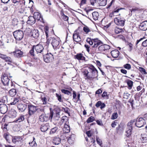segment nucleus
Instances as JSON below:
<instances>
[{
  "mask_svg": "<svg viewBox=\"0 0 147 147\" xmlns=\"http://www.w3.org/2000/svg\"><path fill=\"white\" fill-rule=\"evenodd\" d=\"M57 111H55V113H54L53 111H50V112H52L53 113V116L54 117H57V119H58V118H59L60 117V112H57Z\"/></svg>",
  "mask_w": 147,
  "mask_h": 147,
  "instance_id": "nucleus-30",
  "label": "nucleus"
},
{
  "mask_svg": "<svg viewBox=\"0 0 147 147\" xmlns=\"http://www.w3.org/2000/svg\"><path fill=\"white\" fill-rule=\"evenodd\" d=\"M91 11L90 10H89L87 11V13L88 14H92V18L93 19L95 20H97L98 19V17L99 16V14L98 12H94L92 13H90V12Z\"/></svg>",
  "mask_w": 147,
  "mask_h": 147,
  "instance_id": "nucleus-15",
  "label": "nucleus"
},
{
  "mask_svg": "<svg viewBox=\"0 0 147 147\" xmlns=\"http://www.w3.org/2000/svg\"><path fill=\"white\" fill-rule=\"evenodd\" d=\"M118 116V114L117 113H113L111 117V119H116Z\"/></svg>",
  "mask_w": 147,
  "mask_h": 147,
  "instance_id": "nucleus-43",
  "label": "nucleus"
},
{
  "mask_svg": "<svg viewBox=\"0 0 147 147\" xmlns=\"http://www.w3.org/2000/svg\"><path fill=\"white\" fill-rule=\"evenodd\" d=\"M60 40L58 38H53L52 42V45L53 48H56L59 45Z\"/></svg>",
  "mask_w": 147,
  "mask_h": 147,
  "instance_id": "nucleus-11",
  "label": "nucleus"
},
{
  "mask_svg": "<svg viewBox=\"0 0 147 147\" xmlns=\"http://www.w3.org/2000/svg\"><path fill=\"white\" fill-rule=\"evenodd\" d=\"M49 125L48 123L42 125L40 127L41 130L42 132H45L49 129Z\"/></svg>",
  "mask_w": 147,
  "mask_h": 147,
  "instance_id": "nucleus-17",
  "label": "nucleus"
},
{
  "mask_svg": "<svg viewBox=\"0 0 147 147\" xmlns=\"http://www.w3.org/2000/svg\"><path fill=\"white\" fill-rule=\"evenodd\" d=\"M13 35L16 40H20L23 37L24 33L21 30H18L13 32Z\"/></svg>",
  "mask_w": 147,
  "mask_h": 147,
  "instance_id": "nucleus-4",
  "label": "nucleus"
},
{
  "mask_svg": "<svg viewBox=\"0 0 147 147\" xmlns=\"http://www.w3.org/2000/svg\"><path fill=\"white\" fill-rule=\"evenodd\" d=\"M123 66L125 68L128 70L130 69L131 67L130 65L128 63L124 65Z\"/></svg>",
  "mask_w": 147,
  "mask_h": 147,
  "instance_id": "nucleus-44",
  "label": "nucleus"
},
{
  "mask_svg": "<svg viewBox=\"0 0 147 147\" xmlns=\"http://www.w3.org/2000/svg\"><path fill=\"white\" fill-rule=\"evenodd\" d=\"M35 19L32 16H29L27 21L28 24H33L35 23Z\"/></svg>",
  "mask_w": 147,
  "mask_h": 147,
  "instance_id": "nucleus-19",
  "label": "nucleus"
},
{
  "mask_svg": "<svg viewBox=\"0 0 147 147\" xmlns=\"http://www.w3.org/2000/svg\"><path fill=\"white\" fill-rule=\"evenodd\" d=\"M56 96L58 98V100L60 101H61V95H59V94H56Z\"/></svg>",
  "mask_w": 147,
  "mask_h": 147,
  "instance_id": "nucleus-60",
  "label": "nucleus"
},
{
  "mask_svg": "<svg viewBox=\"0 0 147 147\" xmlns=\"http://www.w3.org/2000/svg\"><path fill=\"white\" fill-rule=\"evenodd\" d=\"M74 57L79 60H84L85 59V57L81 53L77 54L74 56Z\"/></svg>",
  "mask_w": 147,
  "mask_h": 147,
  "instance_id": "nucleus-24",
  "label": "nucleus"
},
{
  "mask_svg": "<svg viewBox=\"0 0 147 147\" xmlns=\"http://www.w3.org/2000/svg\"><path fill=\"white\" fill-rule=\"evenodd\" d=\"M61 91L62 93H64L65 94L69 95L71 94V92L67 90L62 89L61 90Z\"/></svg>",
  "mask_w": 147,
  "mask_h": 147,
  "instance_id": "nucleus-45",
  "label": "nucleus"
},
{
  "mask_svg": "<svg viewBox=\"0 0 147 147\" xmlns=\"http://www.w3.org/2000/svg\"><path fill=\"white\" fill-rule=\"evenodd\" d=\"M26 105H24L22 104H20L18 106V108L20 110H25L26 109Z\"/></svg>",
  "mask_w": 147,
  "mask_h": 147,
  "instance_id": "nucleus-34",
  "label": "nucleus"
},
{
  "mask_svg": "<svg viewBox=\"0 0 147 147\" xmlns=\"http://www.w3.org/2000/svg\"><path fill=\"white\" fill-rule=\"evenodd\" d=\"M63 130L64 132L68 133L70 131V128L69 125L65 124L63 128Z\"/></svg>",
  "mask_w": 147,
  "mask_h": 147,
  "instance_id": "nucleus-25",
  "label": "nucleus"
},
{
  "mask_svg": "<svg viewBox=\"0 0 147 147\" xmlns=\"http://www.w3.org/2000/svg\"><path fill=\"white\" fill-rule=\"evenodd\" d=\"M127 46H128V50L130 52L133 49V44L130 42L128 43Z\"/></svg>",
  "mask_w": 147,
  "mask_h": 147,
  "instance_id": "nucleus-42",
  "label": "nucleus"
},
{
  "mask_svg": "<svg viewBox=\"0 0 147 147\" xmlns=\"http://www.w3.org/2000/svg\"><path fill=\"white\" fill-rule=\"evenodd\" d=\"M58 127H55L51 129V130L50 131V134H53L57 132L58 130Z\"/></svg>",
  "mask_w": 147,
  "mask_h": 147,
  "instance_id": "nucleus-40",
  "label": "nucleus"
},
{
  "mask_svg": "<svg viewBox=\"0 0 147 147\" xmlns=\"http://www.w3.org/2000/svg\"><path fill=\"white\" fill-rule=\"evenodd\" d=\"M84 47L86 49L87 51L89 53L90 52V46L88 45L85 44L84 45Z\"/></svg>",
  "mask_w": 147,
  "mask_h": 147,
  "instance_id": "nucleus-62",
  "label": "nucleus"
},
{
  "mask_svg": "<svg viewBox=\"0 0 147 147\" xmlns=\"http://www.w3.org/2000/svg\"><path fill=\"white\" fill-rule=\"evenodd\" d=\"M102 96L103 97H105L106 98H108V96L107 94V92H104L102 95Z\"/></svg>",
  "mask_w": 147,
  "mask_h": 147,
  "instance_id": "nucleus-54",
  "label": "nucleus"
},
{
  "mask_svg": "<svg viewBox=\"0 0 147 147\" xmlns=\"http://www.w3.org/2000/svg\"><path fill=\"white\" fill-rule=\"evenodd\" d=\"M96 0H90V1L91 4L93 6H94L97 4Z\"/></svg>",
  "mask_w": 147,
  "mask_h": 147,
  "instance_id": "nucleus-47",
  "label": "nucleus"
},
{
  "mask_svg": "<svg viewBox=\"0 0 147 147\" xmlns=\"http://www.w3.org/2000/svg\"><path fill=\"white\" fill-rule=\"evenodd\" d=\"M7 110V107L6 105L3 103L1 104H0V110Z\"/></svg>",
  "mask_w": 147,
  "mask_h": 147,
  "instance_id": "nucleus-32",
  "label": "nucleus"
},
{
  "mask_svg": "<svg viewBox=\"0 0 147 147\" xmlns=\"http://www.w3.org/2000/svg\"><path fill=\"white\" fill-rule=\"evenodd\" d=\"M73 38L74 41L78 42L81 41V38L78 34L74 33L73 35Z\"/></svg>",
  "mask_w": 147,
  "mask_h": 147,
  "instance_id": "nucleus-16",
  "label": "nucleus"
},
{
  "mask_svg": "<svg viewBox=\"0 0 147 147\" xmlns=\"http://www.w3.org/2000/svg\"><path fill=\"white\" fill-rule=\"evenodd\" d=\"M1 81L4 85H9V80L6 74H4L3 75L1 78Z\"/></svg>",
  "mask_w": 147,
  "mask_h": 147,
  "instance_id": "nucleus-10",
  "label": "nucleus"
},
{
  "mask_svg": "<svg viewBox=\"0 0 147 147\" xmlns=\"http://www.w3.org/2000/svg\"><path fill=\"white\" fill-rule=\"evenodd\" d=\"M114 31L115 33L117 34L121 33L123 31V30L122 28L117 27L115 28Z\"/></svg>",
  "mask_w": 147,
  "mask_h": 147,
  "instance_id": "nucleus-31",
  "label": "nucleus"
},
{
  "mask_svg": "<svg viewBox=\"0 0 147 147\" xmlns=\"http://www.w3.org/2000/svg\"><path fill=\"white\" fill-rule=\"evenodd\" d=\"M8 116L10 118H13L15 117L17 115L16 111H9Z\"/></svg>",
  "mask_w": 147,
  "mask_h": 147,
  "instance_id": "nucleus-22",
  "label": "nucleus"
},
{
  "mask_svg": "<svg viewBox=\"0 0 147 147\" xmlns=\"http://www.w3.org/2000/svg\"><path fill=\"white\" fill-rule=\"evenodd\" d=\"M94 118L93 117L91 116L86 121L88 123H89L93 122L94 120Z\"/></svg>",
  "mask_w": 147,
  "mask_h": 147,
  "instance_id": "nucleus-39",
  "label": "nucleus"
},
{
  "mask_svg": "<svg viewBox=\"0 0 147 147\" xmlns=\"http://www.w3.org/2000/svg\"><path fill=\"white\" fill-rule=\"evenodd\" d=\"M67 119V117L66 116L63 117L61 119V122L63 123L65 121V120H66Z\"/></svg>",
  "mask_w": 147,
  "mask_h": 147,
  "instance_id": "nucleus-61",
  "label": "nucleus"
},
{
  "mask_svg": "<svg viewBox=\"0 0 147 147\" xmlns=\"http://www.w3.org/2000/svg\"><path fill=\"white\" fill-rule=\"evenodd\" d=\"M16 93V91L15 89H12L10 90L9 91V94L11 96H14Z\"/></svg>",
  "mask_w": 147,
  "mask_h": 147,
  "instance_id": "nucleus-26",
  "label": "nucleus"
},
{
  "mask_svg": "<svg viewBox=\"0 0 147 147\" xmlns=\"http://www.w3.org/2000/svg\"><path fill=\"white\" fill-rule=\"evenodd\" d=\"M133 123V121H131L130 122L128 123L127 124V128L126 131L127 133V136L128 137L131 134V130L132 129V124Z\"/></svg>",
  "mask_w": 147,
  "mask_h": 147,
  "instance_id": "nucleus-9",
  "label": "nucleus"
},
{
  "mask_svg": "<svg viewBox=\"0 0 147 147\" xmlns=\"http://www.w3.org/2000/svg\"><path fill=\"white\" fill-rule=\"evenodd\" d=\"M127 84L128 86V88L129 89H131L133 85V82L130 80H128L127 82Z\"/></svg>",
  "mask_w": 147,
  "mask_h": 147,
  "instance_id": "nucleus-36",
  "label": "nucleus"
},
{
  "mask_svg": "<svg viewBox=\"0 0 147 147\" xmlns=\"http://www.w3.org/2000/svg\"><path fill=\"white\" fill-rule=\"evenodd\" d=\"M29 144L30 145L32 146H35L36 145V142L34 141H32L31 143H29Z\"/></svg>",
  "mask_w": 147,
  "mask_h": 147,
  "instance_id": "nucleus-56",
  "label": "nucleus"
},
{
  "mask_svg": "<svg viewBox=\"0 0 147 147\" xmlns=\"http://www.w3.org/2000/svg\"><path fill=\"white\" fill-rule=\"evenodd\" d=\"M24 116L21 115L20 116V117L18 118L17 120L14 121L13 122H20L23 121L24 120Z\"/></svg>",
  "mask_w": 147,
  "mask_h": 147,
  "instance_id": "nucleus-35",
  "label": "nucleus"
},
{
  "mask_svg": "<svg viewBox=\"0 0 147 147\" xmlns=\"http://www.w3.org/2000/svg\"><path fill=\"white\" fill-rule=\"evenodd\" d=\"M19 101V98H14L13 101L11 103V105H14L18 102Z\"/></svg>",
  "mask_w": 147,
  "mask_h": 147,
  "instance_id": "nucleus-41",
  "label": "nucleus"
},
{
  "mask_svg": "<svg viewBox=\"0 0 147 147\" xmlns=\"http://www.w3.org/2000/svg\"><path fill=\"white\" fill-rule=\"evenodd\" d=\"M102 44L100 45V46L98 47V50L100 52L104 53V52L110 49V47L109 45H102Z\"/></svg>",
  "mask_w": 147,
  "mask_h": 147,
  "instance_id": "nucleus-8",
  "label": "nucleus"
},
{
  "mask_svg": "<svg viewBox=\"0 0 147 147\" xmlns=\"http://www.w3.org/2000/svg\"><path fill=\"white\" fill-rule=\"evenodd\" d=\"M114 21L115 23L117 25L123 26L124 25L125 20L123 18L116 17L114 18Z\"/></svg>",
  "mask_w": 147,
  "mask_h": 147,
  "instance_id": "nucleus-6",
  "label": "nucleus"
},
{
  "mask_svg": "<svg viewBox=\"0 0 147 147\" xmlns=\"http://www.w3.org/2000/svg\"><path fill=\"white\" fill-rule=\"evenodd\" d=\"M27 64H28V65L30 66H33L34 64V62H33V61H31L30 62H29L28 63H27Z\"/></svg>",
  "mask_w": 147,
  "mask_h": 147,
  "instance_id": "nucleus-64",
  "label": "nucleus"
},
{
  "mask_svg": "<svg viewBox=\"0 0 147 147\" xmlns=\"http://www.w3.org/2000/svg\"><path fill=\"white\" fill-rule=\"evenodd\" d=\"M86 41L90 45H93L92 47L94 48H97L100 45L103 44L102 41L96 38L91 39L90 38H88L87 39Z\"/></svg>",
  "mask_w": 147,
  "mask_h": 147,
  "instance_id": "nucleus-2",
  "label": "nucleus"
},
{
  "mask_svg": "<svg viewBox=\"0 0 147 147\" xmlns=\"http://www.w3.org/2000/svg\"><path fill=\"white\" fill-rule=\"evenodd\" d=\"M101 102L100 101H98L96 105V106L97 107H98L100 106H101Z\"/></svg>",
  "mask_w": 147,
  "mask_h": 147,
  "instance_id": "nucleus-63",
  "label": "nucleus"
},
{
  "mask_svg": "<svg viewBox=\"0 0 147 147\" xmlns=\"http://www.w3.org/2000/svg\"><path fill=\"white\" fill-rule=\"evenodd\" d=\"M146 122L145 119L140 117L137 119L136 123H135L136 126L139 127H141L145 125Z\"/></svg>",
  "mask_w": 147,
  "mask_h": 147,
  "instance_id": "nucleus-5",
  "label": "nucleus"
},
{
  "mask_svg": "<svg viewBox=\"0 0 147 147\" xmlns=\"http://www.w3.org/2000/svg\"><path fill=\"white\" fill-rule=\"evenodd\" d=\"M53 113L52 112H50V113L47 115H41L40 116V120L41 121L43 122L49 120H51L53 117Z\"/></svg>",
  "mask_w": 147,
  "mask_h": 147,
  "instance_id": "nucleus-3",
  "label": "nucleus"
},
{
  "mask_svg": "<svg viewBox=\"0 0 147 147\" xmlns=\"http://www.w3.org/2000/svg\"><path fill=\"white\" fill-rule=\"evenodd\" d=\"M38 32V30H34L32 31V36L34 38H36L38 37L39 35Z\"/></svg>",
  "mask_w": 147,
  "mask_h": 147,
  "instance_id": "nucleus-29",
  "label": "nucleus"
},
{
  "mask_svg": "<svg viewBox=\"0 0 147 147\" xmlns=\"http://www.w3.org/2000/svg\"><path fill=\"white\" fill-rule=\"evenodd\" d=\"M28 108L29 110H37L35 106L31 105H28Z\"/></svg>",
  "mask_w": 147,
  "mask_h": 147,
  "instance_id": "nucleus-38",
  "label": "nucleus"
},
{
  "mask_svg": "<svg viewBox=\"0 0 147 147\" xmlns=\"http://www.w3.org/2000/svg\"><path fill=\"white\" fill-rule=\"evenodd\" d=\"M117 120H115V121H113L111 124V126L112 127H115L117 125Z\"/></svg>",
  "mask_w": 147,
  "mask_h": 147,
  "instance_id": "nucleus-51",
  "label": "nucleus"
},
{
  "mask_svg": "<svg viewBox=\"0 0 147 147\" xmlns=\"http://www.w3.org/2000/svg\"><path fill=\"white\" fill-rule=\"evenodd\" d=\"M61 140V139L59 137H55L53 138L52 142L55 145H58L60 143Z\"/></svg>",
  "mask_w": 147,
  "mask_h": 147,
  "instance_id": "nucleus-20",
  "label": "nucleus"
},
{
  "mask_svg": "<svg viewBox=\"0 0 147 147\" xmlns=\"http://www.w3.org/2000/svg\"><path fill=\"white\" fill-rule=\"evenodd\" d=\"M139 28L142 30H146L147 29V21L141 23L139 26Z\"/></svg>",
  "mask_w": 147,
  "mask_h": 147,
  "instance_id": "nucleus-14",
  "label": "nucleus"
},
{
  "mask_svg": "<svg viewBox=\"0 0 147 147\" xmlns=\"http://www.w3.org/2000/svg\"><path fill=\"white\" fill-rule=\"evenodd\" d=\"M12 140L13 143L17 144L21 143L22 141V139L20 136H14L13 137Z\"/></svg>",
  "mask_w": 147,
  "mask_h": 147,
  "instance_id": "nucleus-12",
  "label": "nucleus"
},
{
  "mask_svg": "<svg viewBox=\"0 0 147 147\" xmlns=\"http://www.w3.org/2000/svg\"><path fill=\"white\" fill-rule=\"evenodd\" d=\"M14 55L16 57H21L23 56V53L20 50H19L13 52Z\"/></svg>",
  "mask_w": 147,
  "mask_h": 147,
  "instance_id": "nucleus-23",
  "label": "nucleus"
},
{
  "mask_svg": "<svg viewBox=\"0 0 147 147\" xmlns=\"http://www.w3.org/2000/svg\"><path fill=\"white\" fill-rule=\"evenodd\" d=\"M44 61L46 62L49 63L51 62L53 59V55L51 53H47L44 56Z\"/></svg>",
  "mask_w": 147,
  "mask_h": 147,
  "instance_id": "nucleus-7",
  "label": "nucleus"
},
{
  "mask_svg": "<svg viewBox=\"0 0 147 147\" xmlns=\"http://www.w3.org/2000/svg\"><path fill=\"white\" fill-rule=\"evenodd\" d=\"M83 73L85 76L89 79H93L98 76L97 71L92 65H90L85 69Z\"/></svg>",
  "mask_w": 147,
  "mask_h": 147,
  "instance_id": "nucleus-1",
  "label": "nucleus"
},
{
  "mask_svg": "<svg viewBox=\"0 0 147 147\" xmlns=\"http://www.w3.org/2000/svg\"><path fill=\"white\" fill-rule=\"evenodd\" d=\"M62 16L63 19L65 21H67L68 19V17L65 15L64 14L62 15Z\"/></svg>",
  "mask_w": 147,
  "mask_h": 147,
  "instance_id": "nucleus-57",
  "label": "nucleus"
},
{
  "mask_svg": "<svg viewBox=\"0 0 147 147\" xmlns=\"http://www.w3.org/2000/svg\"><path fill=\"white\" fill-rule=\"evenodd\" d=\"M51 39H50L49 38H47V42L45 43V46H47V47H48V46L49 44L50 41H51Z\"/></svg>",
  "mask_w": 147,
  "mask_h": 147,
  "instance_id": "nucleus-50",
  "label": "nucleus"
},
{
  "mask_svg": "<svg viewBox=\"0 0 147 147\" xmlns=\"http://www.w3.org/2000/svg\"><path fill=\"white\" fill-rule=\"evenodd\" d=\"M121 9H122V8L118 9L116 10H115L113 12L110 14V16L112 17L115 16V13H118L119 11Z\"/></svg>",
  "mask_w": 147,
  "mask_h": 147,
  "instance_id": "nucleus-37",
  "label": "nucleus"
},
{
  "mask_svg": "<svg viewBox=\"0 0 147 147\" xmlns=\"http://www.w3.org/2000/svg\"><path fill=\"white\" fill-rule=\"evenodd\" d=\"M96 122L97 124L99 125L102 126L103 125L102 121L101 120H97L96 121Z\"/></svg>",
  "mask_w": 147,
  "mask_h": 147,
  "instance_id": "nucleus-52",
  "label": "nucleus"
},
{
  "mask_svg": "<svg viewBox=\"0 0 147 147\" xmlns=\"http://www.w3.org/2000/svg\"><path fill=\"white\" fill-rule=\"evenodd\" d=\"M96 141L97 143L100 146L102 144L101 140L98 138H96Z\"/></svg>",
  "mask_w": 147,
  "mask_h": 147,
  "instance_id": "nucleus-55",
  "label": "nucleus"
},
{
  "mask_svg": "<svg viewBox=\"0 0 147 147\" xmlns=\"http://www.w3.org/2000/svg\"><path fill=\"white\" fill-rule=\"evenodd\" d=\"M75 135L74 134L71 135L69 137L68 140L67 142L70 144H72L74 143L75 141Z\"/></svg>",
  "mask_w": 147,
  "mask_h": 147,
  "instance_id": "nucleus-21",
  "label": "nucleus"
},
{
  "mask_svg": "<svg viewBox=\"0 0 147 147\" xmlns=\"http://www.w3.org/2000/svg\"><path fill=\"white\" fill-rule=\"evenodd\" d=\"M88 0H82L81 2L80 5L81 7L83 5L86 4Z\"/></svg>",
  "mask_w": 147,
  "mask_h": 147,
  "instance_id": "nucleus-46",
  "label": "nucleus"
},
{
  "mask_svg": "<svg viewBox=\"0 0 147 147\" xmlns=\"http://www.w3.org/2000/svg\"><path fill=\"white\" fill-rule=\"evenodd\" d=\"M36 52L37 53H41L44 49L43 46L41 44H38L34 47Z\"/></svg>",
  "mask_w": 147,
  "mask_h": 147,
  "instance_id": "nucleus-13",
  "label": "nucleus"
},
{
  "mask_svg": "<svg viewBox=\"0 0 147 147\" xmlns=\"http://www.w3.org/2000/svg\"><path fill=\"white\" fill-rule=\"evenodd\" d=\"M143 143L147 142V135L143 134L142 135V138L141 139Z\"/></svg>",
  "mask_w": 147,
  "mask_h": 147,
  "instance_id": "nucleus-33",
  "label": "nucleus"
},
{
  "mask_svg": "<svg viewBox=\"0 0 147 147\" xmlns=\"http://www.w3.org/2000/svg\"><path fill=\"white\" fill-rule=\"evenodd\" d=\"M97 2L100 6H104L107 4V0H98Z\"/></svg>",
  "mask_w": 147,
  "mask_h": 147,
  "instance_id": "nucleus-27",
  "label": "nucleus"
},
{
  "mask_svg": "<svg viewBox=\"0 0 147 147\" xmlns=\"http://www.w3.org/2000/svg\"><path fill=\"white\" fill-rule=\"evenodd\" d=\"M34 17L35 20H39L41 17V15L39 13L37 12H35L34 13Z\"/></svg>",
  "mask_w": 147,
  "mask_h": 147,
  "instance_id": "nucleus-28",
  "label": "nucleus"
},
{
  "mask_svg": "<svg viewBox=\"0 0 147 147\" xmlns=\"http://www.w3.org/2000/svg\"><path fill=\"white\" fill-rule=\"evenodd\" d=\"M111 54L113 57L116 58L119 55V52L117 50H115L112 51L111 52Z\"/></svg>",
  "mask_w": 147,
  "mask_h": 147,
  "instance_id": "nucleus-18",
  "label": "nucleus"
},
{
  "mask_svg": "<svg viewBox=\"0 0 147 147\" xmlns=\"http://www.w3.org/2000/svg\"><path fill=\"white\" fill-rule=\"evenodd\" d=\"M5 60L6 61H8L10 62H12V60L11 58L9 57H6Z\"/></svg>",
  "mask_w": 147,
  "mask_h": 147,
  "instance_id": "nucleus-53",
  "label": "nucleus"
},
{
  "mask_svg": "<svg viewBox=\"0 0 147 147\" xmlns=\"http://www.w3.org/2000/svg\"><path fill=\"white\" fill-rule=\"evenodd\" d=\"M34 46L32 49L30 51V54L32 56H34Z\"/></svg>",
  "mask_w": 147,
  "mask_h": 147,
  "instance_id": "nucleus-49",
  "label": "nucleus"
},
{
  "mask_svg": "<svg viewBox=\"0 0 147 147\" xmlns=\"http://www.w3.org/2000/svg\"><path fill=\"white\" fill-rule=\"evenodd\" d=\"M83 30L86 33H88L90 31V30L89 28L86 26L83 28Z\"/></svg>",
  "mask_w": 147,
  "mask_h": 147,
  "instance_id": "nucleus-48",
  "label": "nucleus"
},
{
  "mask_svg": "<svg viewBox=\"0 0 147 147\" xmlns=\"http://www.w3.org/2000/svg\"><path fill=\"white\" fill-rule=\"evenodd\" d=\"M139 69H140V71H141L144 74H146V72L145 71V70L143 68L141 67H140Z\"/></svg>",
  "mask_w": 147,
  "mask_h": 147,
  "instance_id": "nucleus-59",
  "label": "nucleus"
},
{
  "mask_svg": "<svg viewBox=\"0 0 147 147\" xmlns=\"http://www.w3.org/2000/svg\"><path fill=\"white\" fill-rule=\"evenodd\" d=\"M142 45L144 47H147V39L143 42Z\"/></svg>",
  "mask_w": 147,
  "mask_h": 147,
  "instance_id": "nucleus-58",
  "label": "nucleus"
}]
</instances>
